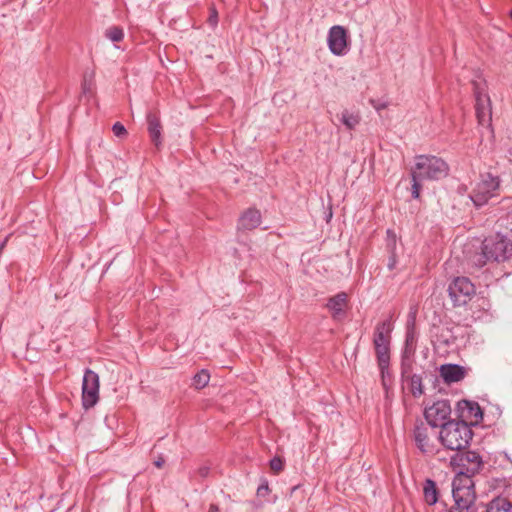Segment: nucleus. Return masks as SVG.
<instances>
[{"instance_id": "nucleus-1", "label": "nucleus", "mask_w": 512, "mask_h": 512, "mask_svg": "<svg viewBox=\"0 0 512 512\" xmlns=\"http://www.w3.org/2000/svg\"><path fill=\"white\" fill-rule=\"evenodd\" d=\"M512 258V240L500 233L486 237L482 242V253L475 255L471 263L478 268L483 267L488 261L497 263L508 261Z\"/></svg>"}, {"instance_id": "nucleus-2", "label": "nucleus", "mask_w": 512, "mask_h": 512, "mask_svg": "<svg viewBox=\"0 0 512 512\" xmlns=\"http://www.w3.org/2000/svg\"><path fill=\"white\" fill-rule=\"evenodd\" d=\"M473 437L471 427L465 421H447L439 432L438 439L448 450L461 451L465 449Z\"/></svg>"}, {"instance_id": "nucleus-3", "label": "nucleus", "mask_w": 512, "mask_h": 512, "mask_svg": "<svg viewBox=\"0 0 512 512\" xmlns=\"http://www.w3.org/2000/svg\"><path fill=\"white\" fill-rule=\"evenodd\" d=\"M501 178L492 173L480 174L479 179L473 185L469 198L477 208L483 207L488 202L500 195Z\"/></svg>"}, {"instance_id": "nucleus-4", "label": "nucleus", "mask_w": 512, "mask_h": 512, "mask_svg": "<svg viewBox=\"0 0 512 512\" xmlns=\"http://www.w3.org/2000/svg\"><path fill=\"white\" fill-rule=\"evenodd\" d=\"M452 487L455 504L449 512H477L473 480L468 477L454 478Z\"/></svg>"}, {"instance_id": "nucleus-5", "label": "nucleus", "mask_w": 512, "mask_h": 512, "mask_svg": "<svg viewBox=\"0 0 512 512\" xmlns=\"http://www.w3.org/2000/svg\"><path fill=\"white\" fill-rule=\"evenodd\" d=\"M393 323L391 319H385L375 326L373 334V346L378 367L385 368L390 365V347Z\"/></svg>"}, {"instance_id": "nucleus-6", "label": "nucleus", "mask_w": 512, "mask_h": 512, "mask_svg": "<svg viewBox=\"0 0 512 512\" xmlns=\"http://www.w3.org/2000/svg\"><path fill=\"white\" fill-rule=\"evenodd\" d=\"M449 171L448 164L436 156L419 155L415 159V166L412 172L416 178L423 180H439L444 178Z\"/></svg>"}, {"instance_id": "nucleus-7", "label": "nucleus", "mask_w": 512, "mask_h": 512, "mask_svg": "<svg viewBox=\"0 0 512 512\" xmlns=\"http://www.w3.org/2000/svg\"><path fill=\"white\" fill-rule=\"evenodd\" d=\"M473 92L475 96V111L478 123L482 126H491L492 110L489 96L485 93L484 80L481 78L478 71L474 72V77L471 79Z\"/></svg>"}, {"instance_id": "nucleus-8", "label": "nucleus", "mask_w": 512, "mask_h": 512, "mask_svg": "<svg viewBox=\"0 0 512 512\" xmlns=\"http://www.w3.org/2000/svg\"><path fill=\"white\" fill-rule=\"evenodd\" d=\"M450 465L457 471L455 478L468 477L472 480V477L483 468L484 463L478 452L466 451L454 454L450 459Z\"/></svg>"}, {"instance_id": "nucleus-9", "label": "nucleus", "mask_w": 512, "mask_h": 512, "mask_svg": "<svg viewBox=\"0 0 512 512\" xmlns=\"http://www.w3.org/2000/svg\"><path fill=\"white\" fill-rule=\"evenodd\" d=\"M413 439L418 450L425 456H434L439 453L437 437L433 427H428L423 422L415 425Z\"/></svg>"}, {"instance_id": "nucleus-10", "label": "nucleus", "mask_w": 512, "mask_h": 512, "mask_svg": "<svg viewBox=\"0 0 512 512\" xmlns=\"http://www.w3.org/2000/svg\"><path fill=\"white\" fill-rule=\"evenodd\" d=\"M474 284L467 277H457L448 287V294L454 306L467 304L475 295Z\"/></svg>"}, {"instance_id": "nucleus-11", "label": "nucleus", "mask_w": 512, "mask_h": 512, "mask_svg": "<svg viewBox=\"0 0 512 512\" xmlns=\"http://www.w3.org/2000/svg\"><path fill=\"white\" fill-rule=\"evenodd\" d=\"M99 376L91 369H86L82 382V405L92 408L99 400Z\"/></svg>"}, {"instance_id": "nucleus-12", "label": "nucleus", "mask_w": 512, "mask_h": 512, "mask_svg": "<svg viewBox=\"0 0 512 512\" xmlns=\"http://www.w3.org/2000/svg\"><path fill=\"white\" fill-rule=\"evenodd\" d=\"M451 414V406L448 400H438L424 411L425 419L433 427H441L446 423Z\"/></svg>"}, {"instance_id": "nucleus-13", "label": "nucleus", "mask_w": 512, "mask_h": 512, "mask_svg": "<svg viewBox=\"0 0 512 512\" xmlns=\"http://www.w3.org/2000/svg\"><path fill=\"white\" fill-rule=\"evenodd\" d=\"M328 47L335 56H344L348 52V36L343 26H332L327 37Z\"/></svg>"}, {"instance_id": "nucleus-14", "label": "nucleus", "mask_w": 512, "mask_h": 512, "mask_svg": "<svg viewBox=\"0 0 512 512\" xmlns=\"http://www.w3.org/2000/svg\"><path fill=\"white\" fill-rule=\"evenodd\" d=\"M261 224V213L254 208L247 209L239 218V230H253Z\"/></svg>"}, {"instance_id": "nucleus-15", "label": "nucleus", "mask_w": 512, "mask_h": 512, "mask_svg": "<svg viewBox=\"0 0 512 512\" xmlns=\"http://www.w3.org/2000/svg\"><path fill=\"white\" fill-rule=\"evenodd\" d=\"M440 376L446 383L459 382L465 377V369L457 364H444L439 369Z\"/></svg>"}, {"instance_id": "nucleus-16", "label": "nucleus", "mask_w": 512, "mask_h": 512, "mask_svg": "<svg viewBox=\"0 0 512 512\" xmlns=\"http://www.w3.org/2000/svg\"><path fill=\"white\" fill-rule=\"evenodd\" d=\"M347 305V294L340 292L335 296L329 298L327 302V308L332 314L334 319H340L345 314V307Z\"/></svg>"}, {"instance_id": "nucleus-17", "label": "nucleus", "mask_w": 512, "mask_h": 512, "mask_svg": "<svg viewBox=\"0 0 512 512\" xmlns=\"http://www.w3.org/2000/svg\"><path fill=\"white\" fill-rule=\"evenodd\" d=\"M148 132L152 142L159 146L161 144L162 126L159 117L154 113L147 114Z\"/></svg>"}, {"instance_id": "nucleus-18", "label": "nucleus", "mask_w": 512, "mask_h": 512, "mask_svg": "<svg viewBox=\"0 0 512 512\" xmlns=\"http://www.w3.org/2000/svg\"><path fill=\"white\" fill-rule=\"evenodd\" d=\"M486 512H512V503L509 497L498 496L493 498L486 507Z\"/></svg>"}, {"instance_id": "nucleus-19", "label": "nucleus", "mask_w": 512, "mask_h": 512, "mask_svg": "<svg viewBox=\"0 0 512 512\" xmlns=\"http://www.w3.org/2000/svg\"><path fill=\"white\" fill-rule=\"evenodd\" d=\"M423 496L428 505H434L438 501V490L436 483L431 479H426L423 484Z\"/></svg>"}, {"instance_id": "nucleus-20", "label": "nucleus", "mask_w": 512, "mask_h": 512, "mask_svg": "<svg viewBox=\"0 0 512 512\" xmlns=\"http://www.w3.org/2000/svg\"><path fill=\"white\" fill-rule=\"evenodd\" d=\"M340 121L347 129L353 130L357 125H359L361 117L359 113L344 110L341 113Z\"/></svg>"}, {"instance_id": "nucleus-21", "label": "nucleus", "mask_w": 512, "mask_h": 512, "mask_svg": "<svg viewBox=\"0 0 512 512\" xmlns=\"http://www.w3.org/2000/svg\"><path fill=\"white\" fill-rule=\"evenodd\" d=\"M460 405L463 411L467 410L469 417L475 418L476 421L482 418L483 413L478 403L464 400Z\"/></svg>"}, {"instance_id": "nucleus-22", "label": "nucleus", "mask_w": 512, "mask_h": 512, "mask_svg": "<svg viewBox=\"0 0 512 512\" xmlns=\"http://www.w3.org/2000/svg\"><path fill=\"white\" fill-rule=\"evenodd\" d=\"M210 380V374L207 370L202 369L196 373L192 379V385L195 389H202L206 387Z\"/></svg>"}, {"instance_id": "nucleus-23", "label": "nucleus", "mask_w": 512, "mask_h": 512, "mask_svg": "<svg viewBox=\"0 0 512 512\" xmlns=\"http://www.w3.org/2000/svg\"><path fill=\"white\" fill-rule=\"evenodd\" d=\"M105 36L112 42H120L124 38V32L122 28L113 26L106 30Z\"/></svg>"}, {"instance_id": "nucleus-24", "label": "nucleus", "mask_w": 512, "mask_h": 512, "mask_svg": "<svg viewBox=\"0 0 512 512\" xmlns=\"http://www.w3.org/2000/svg\"><path fill=\"white\" fill-rule=\"evenodd\" d=\"M410 319H411V324L408 325L407 327V332H406V339H405V343H406V346H412L415 341H416V337H415V330H414V318H415V314L413 313H410Z\"/></svg>"}, {"instance_id": "nucleus-25", "label": "nucleus", "mask_w": 512, "mask_h": 512, "mask_svg": "<svg viewBox=\"0 0 512 512\" xmlns=\"http://www.w3.org/2000/svg\"><path fill=\"white\" fill-rule=\"evenodd\" d=\"M415 176H416V173L411 171V178H412L411 194H412L413 198L418 199L420 196L421 182L424 180L422 178H416Z\"/></svg>"}, {"instance_id": "nucleus-26", "label": "nucleus", "mask_w": 512, "mask_h": 512, "mask_svg": "<svg viewBox=\"0 0 512 512\" xmlns=\"http://www.w3.org/2000/svg\"><path fill=\"white\" fill-rule=\"evenodd\" d=\"M389 366L390 365H386L385 368L379 367L382 385L385 390H387L388 387L392 384V376L389 370Z\"/></svg>"}, {"instance_id": "nucleus-27", "label": "nucleus", "mask_w": 512, "mask_h": 512, "mask_svg": "<svg viewBox=\"0 0 512 512\" xmlns=\"http://www.w3.org/2000/svg\"><path fill=\"white\" fill-rule=\"evenodd\" d=\"M270 468L273 472L279 473L284 468V462L280 457H274L270 460Z\"/></svg>"}, {"instance_id": "nucleus-28", "label": "nucleus", "mask_w": 512, "mask_h": 512, "mask_svg": "<svg viewBox=\"0 0 512 512\" xmlns=\"http://www.w3.org/2000/svg\"><path fill=\"white\" fill-rule=\"evenodd\" d=\"M412 393L414 396H420L423 393L420 377H412Z\"/></svg>"}, {"instance_id": "nucleus-29", "label": "nucleus", "mask_w": 512, "mask_h": 512, "mask_svg": "<svg viewBox=\"0 0 512 512\" xmlns=\"http://www.w3.org/2000/svg\"><path fill=\"white\" fill-rule=\"evenodd\" d=\"M112 131L114 133V135L116 137H124L127 135V130L126 128L124 127L123 124H121L120 122H116L113 126H112Z\"/></svg>"}, {"instance_id": "nucleus-30", "label": "nucleus", "mask_w": 512, "mask_h": 512, "mask_svg": "<svg viewBox=\"0 0 512 512\" xmlns=\"http://www.w3.org/2000/svg\"><path fill=\"white\" fill-rule=\"evenodd\" d=\"M208 23L212 27H216L218 24V12L214 6L210 8V14L208 17Z\"/></svg>"}, {"instance_id": "nucleus-31", "label": "nucleus", "mask_w": 512, "mask_h": 512, "mask_svg": "<svg viewBox=\"0 0 512 512\" xmlns=\"http://www.w3.org/2000/svg\"><path fill=\"white\" fill-rule=\"evenodd\" d=\"M269 492V486H268V483L265 482L264 484L260 485L257 489V494L259 496H265L267 495Z\"/></svg>"}, {"instance_id": "nucleus-32", "label": "nucleus", "mask_w": 512, "mask_h": 512, "mask_svg": "<svg viewBox=\"0 0 512 512\" xmlns=\"http://www.w3.org/2000/svg\"><path fill=\"white\" fill-rule=\"evenodd\" d=\"M209 469L207 467H202L199 469V474L202 477H206L208 475Z\"/></svg>"}, {"instance_id": "nucleus-33", "label": "nucleus", "mask_w": 512, "mask_h": 512, "mask_svg": "<svg viewBox=\"0 0 512 512\" xmlns=\"http://www.w3.org/2000/svg\"><path fill=\"white\" fill-rule=\"evenodd\" d=\"M208 512H220V509H219L218 505H216V504H211V505L209 506V510H208Z\"/></svg>"}, {"instance_id": "nucleus-34", "label": "nucleus", "mask_w": 512, "mask_h": 512, "mask_svg": "<svg viewBox=\"0 0 512 512\" xmlns=\"http://www.w3.org/2000/svg\"><path fill=\"white\" fill-rule=\"evenodd\" d=\"M82 88H83V91L84 92H87L90 90V84L87 82V79L85 78L84 79V82L82 84Z\"/></svg>"}, {"instance_id": "nucleus-35", "label": "nucleus", "mask_w": 512, "mask_h": 512, "mask_svg": "<svg viewBox=\"0 0 512 512\" xmlns=\"http://www.w3.org/2000/svg\"><path fill=\"white\" fill-rule=\"evenodd\" d=\"M154 464H155L156 467L161 468L164 465V459L163 458H159L158 460H156L154 462Z\"/></svg>"}, {"instance_id": "nucleus-36", "label": "nucleus", "mask_w": 512, "mask_h": 512, "mask_svg": "<svg viewBox=\"0 0 512 512\" xmlns=\"http://www.w3.org/2000/svg\"><path fill=\"white\" fill-rule=\"evenodd\" d=\"M395 264H396L395 258L391 257L390 260H389V263H388L389 269H393L395 267Z\"/></svg>"}, {"instance_id": "nucleus-37", "label": "nucleus", "mask_w": 512, "mask_h": 512, "mask_svg": "<svg viewBox=\"0 0 512 512\" xmlns=\"http://www.w3.org/2000/svg\"><path fill=\"white\" fill-rule=\"evenodd\" d=\"M509 16H510V18H511V20H512V9H511V10H510V12H509Z\"/></svg>"}]
</instances>
